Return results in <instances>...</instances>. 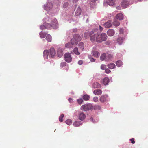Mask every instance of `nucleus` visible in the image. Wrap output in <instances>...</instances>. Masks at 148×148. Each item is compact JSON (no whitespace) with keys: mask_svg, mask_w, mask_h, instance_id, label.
I'll list each match as a JSON object with an SVG mask.
<instances>
[{"mask_svg":"<svg viewBox=\"0 0 148 148\" xmlns=\"http://www.w3.org/2000/svg\"><path fill=\"white\" fill-rule=\"evenodd\" d=\"M98 30V28H94L89 33H85L84 36L86 38H87L90 36V40L92 42L96 41L98 43H101L103 41H106L108 37L107 34L104 33L100 34L97 32Z\"/></svg>","mask_w":148,"mask_h":148,"instance_id":"1","label":"nucleus"},{"mask_svg":"<svg viewBox=\"0 0 148 148\" xmlns=\"http://www.w3.org/2000/svg\"><path fill=\"white\" fill-rule=\"evenodd\" d=\"M43 20L46 22H50L51 24L46 22L44 23L43 25L40 26V29L42 30L45 29H51L52 28H53L54 29H56L58 28V25L56 18L52 19L51 18H50L49 17L47 16Z\"/></svg>","mask_w":148,"mask_h":148,"instance_id":"2","label":"nucleus"},{"mask_svg":"<svg viewBox=\"0 0 148 148\" xmlns=\"http://www.w3.org/2000/svg\"><path fill=\"white\" fill-rule=\"evenodd\" d=\"M56 52L54 49L53 48L50 49L49 51L47 50H45L43 52V56L45 59H47L48 56L53 57L56 54Z\"/></svg>","mask_w":148,"mask_h":148,"instance_id":"3","label":"nucleus"},{"mask_svg":"<svg viewBox=\"0 0 148 148\" xmlns=\"http://www.w3.org/2000/svg\"><path fill=\"white\" fill-rule=\"evenodd\" d=\"M81 109L84 111H86L93 109V106L91 103H88L81 106Z\"/></svg>","mask_w":148,"mask_h":148,"instance_id":"4","label":"nucleus"},{"mask_svg":"<svg viewBox=\"0 0 148 148\" xmlns=\"http://www.w3.org/2000/svg\"><path fill=\"white\" fill-rule=\"evenodd\" d=\"M65 61L68 63L72 61V57L71 54L68 53L65 54L64 56Z\"/></svg>","mask_w":148,"mask_h":148,"instance_id":"5","label":"nucleus"},{"mask_svg":"<svg viewBox=\"0 0 148 148\" xmlns=\"http://www.w3.org/2000/svg\"><path fill=\"white\" fill-rule=\"evenodd\" d=\"M46 4L44 6V9L47 11H49L51 10L53 7V5L50 3H46Z\"/></svg>","mask_w":148,"mask_h":148,"instance_id":"6","label":"nucleus"},{"mask_svg":"<svg viewBox=\"0 0 148 148\" xmlns=\"http://www.w3.org/2000/svg\"><path fill=\"white\" fill-rule=\"evenodd\" d=\"M130 4V3L128 2V1L127 0H123L122 1L121 3V5L122 7L124 8H126Z\"/></svg>","mask_w":148,"mask_h":148,"instance_id":"7","label":"nucleus"},{"mask_svg":"<svg viewBox=\"0 0 148 148\" xmlns=\"http://www.w3.org/2000/svg\"><path fill=\"white\" fill-rule=\"evenodd\" d=\"M86 117L85 114L82 112H79L78 115V118L81 121H83Z\"/></svg>","mask_w":148,"mask_h":148,"instance_id":"8","label":"nucleus"},{"mask_svg":"<svg viewBox=\"0 0 148 148\" xmlns=\"http://www.w3.org/2000/svg\"><path fill=\"white\" fill-rule=\"evenodd\" d=\"M112 21L109 20L103 24V25L105 28H109L112 26Z\"/></svg>","mask_w":148,"mask_h":148,"instance_id":"9","label":"nucleus"},{"mask_svg":"<svg viewBox=\"0 0 148 148\" xmlns=\"http://www.w3.org/2000/svg\"><path fill=\"white\" fill-rule=\"evenodd\" d=\"M107 33L109 36H112L115 33V31L113 29H109L107 32Z\"/></svg>","mask_w":148,"mask_h":148,"instance_id":"10","label":"nucleus"},{"mask_svg":"<svg viewBox=\"0 0 148 148\" xmlns=\"http://www.w3.org/2000/svg\"><path fill=\"white\" fill-rule=\"evenodd\" d=\"M108 97V95H107L101 96L100 98V101L102 102L106 101L107 100V98Z\"/></svg>","mask_w":148,"mask_h":148,"instance_id":"11","label":"nucleus"},{"mask_svg":"<svg viewBox=\"0 0 148 148\" xmlns=\"http://www.w3.org/2000/svg\"><path fill=\"white\" fill-rule=\"evenodd\" d=\"M95 1L96 0H88L87 3L91 7H93L95 5Z\"/></svg>","mask_w":148,"mask_h":148,"instance_id":"12","label":"nucleus"},{"mask_svg":"<svg viewBox=\"0 0 148 148\" xmlns=\"http://www.w3.org/2000/svg\"><path fill=\"white\" fill-rule=\"evenodd\" d=\"M115 18L119 20H122L123 18V15L122 13H119L116 15Z\"/></svg>","mask_w":148,"mask_h":148,"instance_id":"13","label":"nucleus"},{"mask_svg":"<svg viewBox=\"0 0 148 148\" xmlns=\"http://www.w3.org/2000/svg\"><path fill=\"white\" fill-rule=\"evenodd\" d=\"M57 54L58 56L59 57H61L63 55V52L62 49L61 48H59L57 51Z\"/></svg>","mask_w":148,"mask_h":148,"instance_id":"14","label":"nucleus"},{"mask_svg":"<svg viewBox=\"0 0 148 148\" xmlns=\"http://www.w3.org/2000/svg\"><path fill=\"white\" fill-rule=\"evenodd\" d=\"M106 2L110 6H113L114 4L115 0H106Z\"/></svg>","mask_w":148,"mask_h":148,"instance_id":"15","label":"nucleus"},{"mask_svg":"<svg viewBox=\"0 0 148 148\" xmlns=\"http://www.w3.org/2000/svg\"><path fill=\"white\" fill-rule=\"evenodd\" d=\"M92 87L94 88H101V86L99 83L96 82L93 83Z\"/></svg>","mask_w":148,"mask_h":148,"instance_id":"16","label":"nucleus"},{"mask_svg":"<svg viewBox=\"0 0 148 148\" xmlns=\"http://www.w3.org/2000/svg\"><path fill=\"white\" fill-rule=\"evenodd\" d=\"M93 93L95 95H99L102 94V91L101 90L98 89L94 90L93 91Z\"/></svg>","mask_w":148,"mask_h":148,"instance_id":"17","label":"nucleus"},{"mask_svg":"<svg viewBox=\"0 0 148 148\" xmlns=\"http://www.w3.org/2000/svg\"><path fill=\"white\" fill-rule=\"evenodd\" d=\"M109 82V79L108 77H106L102 80V82L105 85H106L108 84Z\"/></svg>","mask_w":148,"mask_h":148,"instance_id":"18","label":"nucleus"},{"mask_svg":"<svg viewBox=\"0 0 148 148\" xmlns=\"http://www.w3.org/2000/svg\"><path fill=\"white\" fill-rule=\"evenodd\" d=\"M92 54L95 57L98 58L100 55V53L98 52L95 51H93L92 52Z\"/></svg>","mask_w":148,"mask_h":148,"instance_id":"19","label":"nucleus"},{"mask_svg":"<svg viewBox=\"0 0 148 148\" xmlns=\"http://www.w3.org/2000/svg\"><path fill=\"white\" fill-rule=\"evenodd\" d=\"M81 12V10L79 6L78 7L75 12V15L77 16H79Z\"/></svg>","mask_w":148,"mask_h":148,"instance_id":"20","label":"nucleus"},{"mask_svg":"<svg viewBox=\"0 0 148 148\" xmlns=\"http://www.w3.org/2000/svg\"><path fill=\"white\" fill-rule=\"evenodd\" d=\"M73 38L78 42L79 41L81 40V38L80 36L78 34H75L73 36Z\"/></svg>","mask_w":148,"mask_h":148,"instance_id":"21","label":"nucleus"},{"mask_svg":"<svg viewBox=\"0 0 148 148\" xmlns=\"http://www.w3.org/2000/svg\"><path fill=\"white\" fill-rule=\"evenodd\" d=\"M82 124L81 121H76L74 122L73 123V125L76 127H79Z\"/></svg>","mask_w":148,"mask_h":148,"instance_id":"22","label":"nucleus"},{"mask_svg":"<svg viewBox=\"0 0 148 148\" xmlns=\"http://www.w3.org/2000/svg\"><path fill=\"white\" fill-rule=\"evenodd\" d=\"M107 67L110 69H112L116 68V66L113 63H110L107 65Z\"/></svg>","mask_w":148,"mask_h":148,"instance_id":"23","label":"nucleus"},{"mask_svg":"<svg viewBox=\"0 0 148 148\" xmlns=\"http://www.w3.org/2000/svg\"><path fill=\"white\" fill-rule=\"evenodd\" d=\"M113 56V55L112 54H108L106 56V57L105 59V61H108L111 60V59L112 58Z\"/></svg>","mask_w":148,"mask_h":148,"instance_id":"24","label":"nucleus"},{"mask_svg":"<svg viewBox=\"0 0 148 148\" xmlns=\"http://www.w3.org/2000/svg\"><path fill=\"white\" fill-rule=\"evenodd\" d=\"M125 39V38L124 37H119L117 40V42L118 44L121 45L123 43V41Z\"/></svg>","mask_w":148,"mask_h":148,"instance_id":"25","label":"nucleus"},{"mask_svg":"<svg viewBox=\"0 0 148 148\" xmlns=\"http://www.w3.org/2000/svg\"><path fill=\"white\" fill-rule=\"evenodd\" d=\"M74 53L77 55L80 54V53L78 51V48L77 47H75L73 50Z\"/></svg>","mask_w":148,"mask_h":148,"instance_id":"26","label":"nucleus"},{"mask_svg":"<svg viewBox=\"0 0 148 148\" xmlns=\"http://www.w3.org/2000/svg\"><path fill=\"white\" fill-rule=\"evenodd\" d=\"M116 64L117 67H120L123 64L121 60H118L116 62Z\"/></svg>","mask_w":148,"mask_h":148,"instance_id":"27","label":"nucleus"},{"mask_svg":"<svg viewBox=\"0 0 148 148\" xmlns=\"http://www.w3.org/2000/svg\"><path fill=\"white\" fill-rule=\"evenodd\" d=\"M46 39L48 42H50L51 41L52 37L50 34H48L46 36Z\"/></svg>","mask_w":148,"mask_h":148,"instance_id":"28","label":"nucleus"},{"mask_svg":"<svg viewBox=\"0 0 148 148\" xmlns=\"http://www.w3.org/2000/svg\"><path fill=\"white\" fill-rule=\"evenodd\" d=\"M78 46L79 48L82 51L84 49V45L83 42H80L78 44Z\"/></svg>","mask_w":148,"mask_h":148,"instance_id":"29","label":"nucleus"},{"mask_svg":"<svg viewBox=\"0 0 148 148\" xmlns=\"http://www.w3.org/2000/svg\"><path fill=\"white\" fill-rule=\"evenodd\" d=\"M47 33L43 32H41L39 33L40 37L41 38H44L46 35Z\"/></svg>","mask_w":148,"mask_h":148,"instance_id":"30","label":"nucleus"},{"mask_svg":"<svg viewBox=\"0 0 148 148\" xmlns=\"http://www.w3.org/2000/svg\"><path fill=\"white\" fill-rule=\"evenodd\" d=\"M116 19H114V21L113 23L114 25L117 26L119 25H120V23L119 21H118Z\"/></svg>","mask_w":148,"mask_h":148,"instance_id":"31","label":"nucleus"},{"mask_svg":"<svg viewBox=\"0 0 148 148\" xmlns=\"http://www.w3.org/2000/svg\"><path fill=\"white\" fill-rule=\"evenodd\" d=\"M82 97L84 100L88 101L90 98V96L87 94H85Z\"/></svg>","mask_w":148,"mask_h":148,"instance_id":"32","label":"nucleus"},{"mask_svg":"<svg viewBox=\"0 0 148 148\" xmlns=\"http://www.w3.org/2000/svg\"><path fill=\"white\" fill-rule=\"evenodd\" d=\"M106 57V56L105 53H103L101 54L100 56V60L103 61L104 60H105V59Z\"/></svg>","mask_w":148,"mask_h":148,"instance_id":"33","label":"nucleus"},{"mask_svg":"<svg viewBox=\"0 0 148 148\" xmlns=\"http://www.w3.org/2000/svg\"><path fill=\"white\" fill-rule=\"evenodd\" d=\"M78 41L76 40H75V39L73 38L71 40V44L72 45H75L77 44Z\"/></svg>","mask_w":148,"mask_h":148,"instance_id":"34","label":"nucleus"},{"mask_svg":"<svg viewBox=\"0 0 148 148\" xmlns=\"http://www.w3.org/2000/svg\"><path fill=\"white\" fill-rule=\"evenodd\" d=\"M65 122L66 124H67L69 125H70L72 123V121L70 119H68L66 120Z\"/></svg>","mask_w":148,"mask_h":148,"instance_id":"35","label":"nucleus"},{"mask_svg":"<svg viewBox=\"0 0 148 148\" xmlns=\"http://www.w3.org/2000/svg\"><path fill=\"white\" fill-rule=\"evenodd\" d=\"M101 107L99 105H95L93 106V109H98L100 110L101 109Z\"/></svg>","mask_w":148,"mask_h":148,"instance_id":"36","label":"nucleus"},{"mask_svg":"<svg viewBox=\"0 0 148 148\" xmlns=\"http://www.w3.org/2000/svg\"><path fill=\"white\" fill-rule=\"evenodd\" d=\"M71 44L70 42L66 43L65 45V47L68 48H70L71 47Z\"/></svg>","mask_w":148,"mask_h":148,"instance_id":"37","label":"nucleus"},{"mask_svg":"<svg viewBox=\"0 0 148 148\" xmlns=\"http://www.w3.org/2000/svg\"><path fill=\"white\" fill-rule=\"evenodd\" d=\"M91 62H94L95 61V60L91 56V55H90L88 56Z\"/></svg>","mask_w":148,"mask_h":148,"instance_id":"38","label":"nucleus"},{"mask_svg":"<svg viewBox=\"0 0 148 148\" xmlns=\"http://www.w3.org/2000/svg\"><path fill=\"white\" fill-rule=\"evenodd\" d=\"M77 102L79 104H81L83 103V101L82 99L80 98L77 100Z\"/></svg>","mask_w":148,"mask_h":148,"instance_id":"39","label":"nucleus"},{"mask_svg":"<svg viewBox=\"0 0 148 148\" xmlns=\"http://www.w3.org/2000/svg\"><path fill=\"white\" fill-rule=\"evenodd\" d=\"M64 116V115L63 114H62L59 117V121L60 122H62L63 121V118Z\"/></svg>","mask_w":148,"mask_h":148,"instance_id":"40","label":"nucleus"},{"mask_svg":"<svg viewBox=\"0 0 148 148\" xmlns=\"http://www.w3.org/2000/svg\"><path fill=\"white\" fill-rule=\"evenodd\" d=\"M66 63L65 62H63L61 63L60 66L61 68H62L65 66L66 65Z\"/></svg>","mask_w":148,"mask_h":148,"instance_id":"41","label":"nucleus"},{"mask_svg":"<svg viewBox=\"0 0 148 148\" xmlns=\"http://www.w3.org/2000/svg\"><path fill=\"white\" fill-rule=\"evenodd\" d=\"M106 68V65L104 64H102L101 66V68L102 70H105Z\"/></svg>","mask_w":148,"mask_h":148,"instance_id":"42","label":"nucleus"},{"mask_svg":"<svg viewBox=\"0 0 148 148\" xmlns=\"http://www.w3.org/2000/svg\"><path fill=\"white\" fill-rule=\"evenodd\" d=\"M111 72V71L108 68H106L105 70V72L107 74L110 73Z\"/></svg>","mask_w":148,"mask_h":148,"instance_id":"43","label":"nucleus"},{"mask_svg":"<svg viewBox=\"0 0 148 148\" xmlns=\"http://www.w3.org/2000/svg\"><path fill=\"white\" fill-rule=\"evenodd\" d=\"M93 100L95 102H97L98 101V97H95L93 98Z\"/></svg>","mask_w":148,"mask_h":148,"instance_id":"44","label":"nucleus"},{"mask_svg":"<svg viewBox=\"0 0 148 148\" xmlns=\"http://www.w3.org/2000/svg\"><path fill=\"white\" fill-rule=\"evenodd\" d=\"M68 6V3L67 2L64 3L63 5V7L64 8H66Z\"/></svg>","mask_w":148,"mask_h":148,"instance_id":"45","label":"nucleus"},{"mask_svg":"<svg viewBox=\"0 0 148 148\" xmlns=\"http://www.w3.org/2000/svg\"><path fill=\"white\" fill-rule=\"evenodd\" d=\"M83 62L82 60H80L78 61V63L79 65H81L83 64Z\"/></svg>","mask_w":148,"mask_h":148,"instance_id":"46","label":"nucleus"},{"mask_svg":"<svg viewBox=\"0 0 148 148\" xmlns=\"http://www.w3.org/2000/svg\"><path fill=\"white\" fill-rule=\"evenodd\" d=\"M130 140L131 141V143L132 144H134L135 143V141H134V139L133 138H132V139H130Z\"/></svg>","mask_w":148,"mask_h":148,"instance_id":"47","label":"nucleus"},{"mask_svg":"<svg viewBox=\"0 0 148 148\" xmlns=\"http://www.w3.org/2000/svg\"><path fill=\"white\" fill-rule=\"evenodd\" d=\"M99 29L100 32H101L103 30V27H101L100 25L99 26Z\"/></svg>","mask_w":148,"mask_h":148,"instance_id":"48","label":"nucleus"},{"mask_svg":"<svg viewBox=\"0 0 148 148\" xmlns=\"http://www.w3.org/2000/svg\"><path fill=\"white\" fill-rule=\"evenodd\" d=\"M120 33L121 34H122L123 33V29L122 28H121L120 29Z\"/></svg>","mask_w":148,"mask_h":148,"instance_id":"49","label":"nucleus"},{"mask_svg":"<svg viewBox=\"0 0 148 148\" xmlns=\"http://www.w3.org/2000/svg\"><path fill=\"white\" fill-rule=\"evenodd\" d=\"M116 8L117 10H120L121 9V8L120 6H118L116 7Z\"/></svg>","mask_w":148,"mask_h":148,"instance_id":"50","label":"nucleus"},{"mask_svg":"<svg viewBox=\"0 0 148 148\" xmlns=\"http://www.w3.org/2000/svg\"><path fill=\"white\" fill-rule=\"evenodd\" d=\"M68 100L70 102H71L73 100L71 98H69V99Z\"/></svg>","mask_w":148,"mask_h":148,"instance_id":"51","label":"nucleus"},{"mask_svg":"<svg viewBox=\"0 0 148 148\" xmlns=\"http://www.w3.org/2000/svg\"><path fill=\"white\" fill-rule=\"evenodd\" d=\"M78 1V0H73V3H76Z\"/></svg>","mask_w":148,"mask_h":148,"instance_id":"52","label":"nucleus"},{"mask_svg":"<svg viewBox=\"0 0 148 148\" xmlns=\"http://www.w3.org/2000/svg\"><path fill=\"white\" fill-rule=\"evenodd\" d=\"M112 15L111 14H108V17L109 18H110L112 16Z\"/></svg>","mask_w":148,"mask_h":148,"instance_id":"53","label":"nucleus"},{"mask_svg":"<svg viewBox=\"0 0 148 148\" xmlns=\"http://www.w3.org/2000/svg\"><path fill=\"white\" fill-rule=\"evenodd\" d=\"M90 120L93 123H94L96 122V121H93V119L92 118H90Z\"/></svg>","mask_w":148,"mask_h":148,"instance_id":"54","label":"nucleus"},{"mask_svg":"<svg viewBox=\"0 0 148 148\" xmlns=\"http://www.w3.org/2000/svg\"><path fill=\"white\" fill-rule=\"evenodd\" d=\"M77 30V29L76 28L74 29H73V32H76Z\"/></svg>","mask_w":148,"mask_h":148,"instance_id":"55","label":"nucleus"},{"mask_svg":"<svg viewBox=\"0 0 148 148\" xmlns=\"http://www.w3.org/2000/svg\"><path fill=\"white\" fill-rule=\"evenodd\" d=\"M106 45H109V43L108 42H106Z\"/></svg>","mask_w":148,"mask_h":148,"instance_id":"56","label":"nucleus"},{"mask_svg":"<svg viewBox=\"0 0 148 148\" xmlns=\"http://www.w3.org/2000/svg\"><path fill=\"white\" fill-rule=\"evenodd\" d=\"M72 21V20H71L70 21V20H69L68 21L69 23H70V22H71Z\"/></svg>","mask_w":148,"mask_h":148,"instance_id":"57","label":"nucleus"},{"mask_svg":"<svg viewBox=\"0 0 148 148\" xmlns=\"http://www.w3.org/2000/svg\"><path fill=\"white\" fill-rule=\"evenodd\" d=\"M86 22H88V19H87V20H86Z\"/></svg>","mask_w":148,"mask_h":148,"instance_id":"58","label":"nucleus"},{"mask_svg":"<svg viewBox=\"0 0 148 148\" xmlns=\"http://www.w3.org/2000/svg\"><path fill=\"white\" fill-rule=\"evenodd\" d=\"M138 1H142V0H138Z\"/></svg>","mask_w":148,"mask_h":148,"instance_id":"59","label":"nucleus"},{"mask_svg":"<svg viewBox=\"0 0 148 148\" xmlns=\"http://www.w3.org/2000/svg\"><path fill=\"white\" fill-rule=\"evenodd\" d=\"M105 4H106V3H104V5H105Z\"/></svg>","mask_w":148,"mask_h":148,"instance_id":"60","label":"nucleus"}]
</instances>
